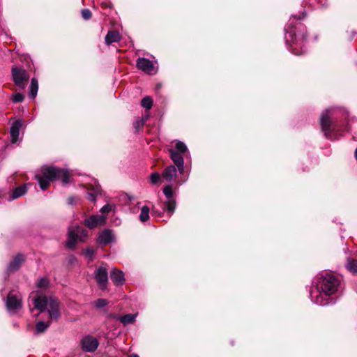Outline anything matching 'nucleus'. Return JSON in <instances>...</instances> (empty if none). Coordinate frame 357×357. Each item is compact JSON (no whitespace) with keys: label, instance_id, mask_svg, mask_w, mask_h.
Instances as JSON below:
<instances>
[{"label":"nucleus","instance_id":"4","mask_svg":"<svg viewBox=\"0 0 357 357\" xmlns=\"http://www.w3.org/2000/svg\"><path fill=\"white\" fill-rule=\"evenodd\" d=\"M339 280L334 275L326 273L319 279L317 287L326 295H333L335 294L340 286Z\"/></svg>","mask_w":357,"mask_h":357},{"label":"nucleus","instance_id":"3","mask_svg":"<svg viewBox=\"0 0 357 357\" xmlns=\"http://www.w3.org/2000/svg\"><path fill=\"white\" fill-rule=\"evenodd\" d=\"M305 26L303 24H288L284 27L285 38L287 42L292 43V45L301 44L306 37L304 32ZM292 52L296 55H299L302 52L296 51V47H291Z\"/></svg>","mask_w":357,"mask_h":357},{"label":"nucleus","instance_id":"34","mask_svg":"<svg viewBox=\"0 0 357 357\" xmlns=\"http://www.w3.org/2000/svg\"><path fill=\"white\" fill-rule=\"evenodd\" d=\"M108 304V302L106 299L99 298L95 301V306L97 308H102L106 306Z\"/></svg>","mask_w":357,"mask_h":357},{"label":"nucleus","instance_id":"10","mask_svg":"<svg viewBox=\"0 0 357 357\" xmlns=\"http://www.w3.org/2000/svg\"><path fill=\"white\" fill-rule=\"evenodd\" d=\"M136 66L138 69L147 74L153 75L156 73L153 62L149 59L144 57H139L137 59Z\"/></svg>","mask_w":357,"mask_h":357},{"label":"nucleus","instance_id":"17","mask_svg":"<svg viewBox=\"0 0 357 357\" xmlns=\"http://www.w3.org/2000/svg\"><path fill=\"white\" fill-rule=\"evenodd\" d=\"M178 169L174 165H169L163 170L162 173V177L167 181H172L177 177Z\"/></svg>","mask_w":357,"mask_h":357},{"label":"nucleus","instance_id":"25","mask_svg":"<svg viewBox=\"0 0 357 357\" xmlns=\"http://www.w3.org/2000/svg\"><path fill=\"white\" fill-rule=\"evenodd\" d=\"M38 90V80L36 78L33 77L31 79V86H30L29 94V98L34 99L37 96Z\"/></svg>","mask_w":357,"mask_h":357},{"label":"nucleus","instance_id":"16","mask_svg":"<svg viewBox=\"0 0 357 357\" xmlns=\"http://www.w3.org/2000/svg\"><path fill=\"white\" fill-rule=\"evenodd\" d=\"M114 240V236L109 229H105L100 233L98 238V243L101 245H107Z\"/></svg>","mask_w":357,"mask_h":357},{"label":"nucleus","instance_id":"1","mask_svg":"<svg viewBox=\"0 0 357 357\" xmlns=\"http://www.w3.org/2000/svg\"><path fill=\"white\" fill-rule=\"evenodd\" d=\"M42 176L36 175V178L43 190L50 185V181L61 179L64 184L69 183V173L63 169L57 168L54 166L44 167L42 169Z\"/></svg>","mask_w":357,"mask_h":357},{"label":"nucleus","instance_id":"28","mask_svg":"<svg viewBox=\"0 0 357 357\" xmlns=\"http://www.w3.org/2000/svg\"><path fill=\"white\" fill-rule=\"evenodd\" d=\"M149 212L150 208L146 206H144L141 208V213L139 215V220L141 222H144L149 219Z\"/></svg>","mask_w":357,"mask_h":357},{"label":"nucleus","instance_id":"5","mask_svg":"<svg viewBox=\"0 0 357 357\" xmlns=\"http://www.w3.org/2000/svg\"><path fill=\"white\" fill-rule=\"evenodd\" d=\"M88 238V231L79 226H71L68 231L66 247L73 250L78 242H84Z\"/></svg>","mask_w":357,"mask_h":357},{"label":"nucleus","instance_id":"40","mask_svg":"<svg viewBox=\"0 0 357 357\" xmlns=\"http://www.w3.org/2000/svg\"><path fill=\"white\" fill-rule=\"evenodd\" d=\"M305 14L303 13L302 15H295L293 17H294V20H303L305 19Z\"/></svg>","mask_w":357,"mask_h":357},{"label":"nucleus","instance_id":"2","mask_svg":"<svg viewBox=\"0 0 357 357\" xmlns=\"http://www.w3.org/2000/svg\"><path fill=\"white\" fill-rule=\"evenodd\" d=\"M33 305L40 312L47 310L52 319H57L60 317L59 301L54 297L38 296L33 299Z\"/></svg>","mask_w":357,"mask_h":357},{"label":"nucleus","instance_id":"8","mask_svg":"<svg viewBox=\"0 0 357 357\" xmlns=\"http://www.w3.org/2000/svg\"><path fill=\"white\" fill-rule=\"evenodd\" d=\"M310 295L311 301L317 305L324 306L331 303L328 297L330 295L324 294L318 287L311 289Z\"/></svg>","mask_w":357,"mask_h":357},{"label":"nucleus","instance_id":"11","mask_svg":"<svg viewBox=\"0 0 357 357\" xmlns=\"http://www.w3.org/2000/svg\"><path fill=\"white\" fill-rule=\"evenodd\" d=\"M320 124L322 131L326 138L332 139V132L331 130V122L328 115V111L326 110L321 113L320 118Z\"/></svg>","mask_w":357,"mask_h":357},{"label":"nucleus","instance_id":"41","mask_svg":"<svg viewBox=\"0 0 357 357\" xmlns=\"http://www.w3.org/2000/svg\"><path fill=\"white\" fill-rule=\"evenodd\" d=\"M325 0H318V6L319 7H323L326 5Z\"/></svg>","mask_w":357,"mask_h":357},{"label":"nucleus","instance_id":"32","mask_svg":"<svg viewBox=\"0 0 357 357\" xmlns=\"http://www.w3.org/2000/svg\"><path fill=\"white\" fill-rule=\"evenodd\" d=\"M24 96L21 93H16L13 95L12 100L14 102H21L24 100Z\"/></svg>","mask_w":357,"mask_h":357},{"label":"nucleus","instance_id":"43","mask_svg":"<svg viewBox=\"0 0 357 357\" xmlns=\"http://www.w3.org/2000/svg\"><path fill=\"white\" fill-rule=\"evenodd\" d=\"M128 357H139L137 354H131Z\"/></svg>","mask_w":357,"mask_h":357},{"label":"nucleus","instance_id":"37","mask_svg":"<svg viewBox=\"0 0 357 357\" xmlns=\"http://www.w3.org/2000/svg\"><path fill=\"white\" fill-rule=\"evenodd\" d=\"M160 174L156 173V172H154V173H152L151 174V176H150V180H151V182L153 183V184H155L158 183V181H159L160 179Z\"/></svg>","mask_w":357,"mask_h":357},{"label":"nucleus","instance_id":"9","mask_svg":"<svg viewBox=\"0 0 357 357\" xmlns=\"http://www.w3.org/2000/svg\"><path fill=\"white\" fill-rule=\"evenodd\" d=\"M99 345L97 338L91 335H86L81 340L82 349L86 352H94Z\"/></svg>","mask_w":357,"mask_h":357},{"label":"nucleus","instance_id":"27","mask_svg":"<svg viewBox=\"0 0 357 357\" xmlns=\"http://www.w3.org/2000/svg\"><path fill=\"white\" fill-rule=\"evenodd\" d=\"M347 270L353 274H357V260L349 259L346 265Z\"/></svg>","mask_w":357,"mask_h":357},{"label":"nucleus","instance_id":"14","mask_svg":"<svg viewBox=\"0 0 357 357\" xmlns=\"http://www.w3.org/2000/svg\"><path fill=\"white\" fill-rule=\"evenodd\" d=\"M170 158L174 163L180 174H182L184 171V159L183 154L178 153V151H174V149H169Z\"/></svg>","mask_w":357,"mask_h":357},{"label":"nucleus","instance_id":"18","mask_svg":"<svg viewBox=\"0 0 357 357\" xmlns=\"http://www.w3.org/2000/svg\"><path fill=\"white\" fill-rule=\"evenodd\" d=\"M25 257L22 254H17L14 259L10 262L8 266V271L10 272L17 271L24 261Z\"/></svg>","mask_w":357,"mask_h":357},{"label":"nucleus","instance_id":"7","mask_svg":"<svg viewBox=\"0 0 357 357\" xmlns=\"http://www.w3.org/2000/svg\"><path fill=\"white\" fill-rule=\"evenodd\" d=\"M6 305L10 313H16L22 306L21 294L10 291L7 296Z\"/></svg>","mask_w":357,"mask_h":357},{"label":"nucleus","instance_id":"36","mask_svg":"<svg viewBox=\"0 0 357 357\" xmlns=\"http://www.w3.org/2000/svg\"><path fill=\"white\" fill-rule=\"evenodd\" d=\"M145 119H138L137 120L135 123H134V127L137 130H139L144 124L145 123Z\"/></svg>","mask_w":357,"mask_h":357},{"label":"nucleus","instance_id":"29","mask_svg":"<svg viewBox=\"0 0 357 357\" xmlns=\"http://www.w3.org/2000/svg\"><path fill=\"white\" fill-rule=\"evenodd\" d=\"M174 151H178V153L184 154L188 152V148L183 142L176 141Z\"/></svg>","mask_w":357,"mask_h":357},{"label":"nucleus","instance_id":"42","mask_svg":"<svg viewBox=\"0 0 357 357\" xmlns=\"http://www.w3.org/2000/svg\"><path fill=\"white\" fill-rule=\"evenodd\" d=\"M68 204H70V205H73L75 204V199H74V197H70L68 199Z\"/></svg>","mask_w":357,"mask_h":357},{"label":"nucleus","instance_id":"22","mask_svg":"<svg viewBox=\"0 0 357 357\" xmlns=\"http://www.w3.org/2000/svg\"><path fill=\"white\" fill-rule=\"evenodd\" d=\"M27 192L26 185H23L16 188L10 195L9 201L22 197Z\"/></svg>","mask_w":357,"mask_h":357},{"label":"nucleus","instance_id":"15","mask_svg":"<svg viewBox=\"0 0 357 357\" xmlns=\"http://www.w3.org/2000/svg\"><path fill=\"white\" fill-rule=\"evenodd\" d=\"M176 206V203L175 199L167 200L165 203V208H162V211H160L155 206H153L152 208V213L158 216L162 217L165 211L167 210L168 213H169V216H171L175 211Z\"/></svg>","mask_w":357,"mask_h":357},{"label":"nucleus","instance_id":"39","mask_svg":"<svg viewBox=\"0 0 357 357\" xmlns=\"http://www.w3.org/2000/svg\"><path fill=\"white\" fill-rule=\"evenodd\" d=\"M93 255H94V251L90 248L86 249L84 252V255L91 260L93 259Z\"/></svg>","mask_w":357,"mask_h":357},{"label":"nucleus","instance_id":"6","mask_svg":"<svg viewBox=\"0 0 357 357\" xmlns=\"http://www.w3.org/2000/svg\"><path fill=\"white\" fill-rule=\"evenodd\" d=\"M12 76L13 82L19 88H25L29 79V75L26 70L20 67L13 66L12 68Z\"/></svg>","mask_w":357,"mask_h":357},{"label":"nucleus","instance_id":"30","mask_svg":"<svg viewBox=\"0 0 357 357\" xmlns=\"http://www.w3.org/2000/svg\"><path fill=\"white\" fill-rule=\"evenodd\" d=\"M141 105L146 109H150L153 105V100L151 97L146 96L142 100Z\"/></svg>","mask_w":357,"mask_h":357},{"label":"nucleus","instance_id":"13","mask_svg":"<svg viewBox=\"0 0 357 357\" xmlns=\"http://www.w3.org/2000/svg\"><path fill=\"white\" fill-rule=\"evenodd\" d=\"M107 220L106 215H92L84 221V225L89 229H94L104 225Z\"/></svg>","mask_w":357,"mask_h":357},{"label":"nucleus","instance_id":"23","mask_svg":"<svg viewBox=\"0 0 357 357\" xmlns=\"http://www.w3.org/2000/svg\"><path fill=\"white\" fill-rule=\"evenodd\" d=\"M137 314H127L123 316H115L114 317L120 321L123 325L130 324L135 322Z\"/></svg>","mask_w":357,"mask_h":357},{"label":"nucleus","instance_id":"12","mask_svg":"<svg viewBox=\"0 0 357 357\" xmlns=\"http://www.w3.org/2000/svg\"><path fill=\"white\" fill-rule=\"evenodd\" d=\"M95 278L98 287L102 290L106 289L108 282V275L106 268L103 266L98 267L95 273Z\"/></svg>","mask_w":357,"mask_h":357},{"label":"nucleus","instance_id":"35","mask_svg":"<svg viewBox=\"0 0 357 357\" xmlns=\"http://www.w3.org/2000/svg\"><path fill=\"white\" fill-rule=\"evenodd\" d=\"M81 14L84 20H89L91 17V12L89 9H83Z\"/></svg>","mask_w":357,"mask_h":357},{"label":"nucleus","instance_id":"26","mask_svg":"<svg viewBox=\"0 0 357 357\" xmlns=\"http://www.w3.org/2000/svg\"><path fill=\"white\" fill-rule=\"evenodd\" d=\"M50 326V321H38L36 324V329H35V333L36 334H40V333H42L43 332H45Z\"/></svg>","mask_w":357,"mask_h":357},{"label":"nucleus","instance_id":"24","mask_svg":"<svg viewBox=\"0 0 357 357\" xmlns=\"http://www.w3.org/2000/svg\"><path fill=\"white\" fill-rule=\"evenodd\" d=\"M91 192L88 193V198L91 202L96 200V197L101 194V187L99 184H95L91 189Z\"/></svg>","mask_w":357,"mask_h":357},{"label":"nucleus","instance_id":"38","mask_svg":"<svg viewBox=\"0 0 357 357\" xmlns=\"http://www.w3.org/2000/svg\"><path fill=\"white\" fill-rule=\"evenodd\" d=\"M112 206L109 204H106L100 208V212L102 213V215H107V213L111 211Z\"/></svg>","mask_w":357,"mask_h":357},{"label":"nucleus","instance_id":"21","mask_svg":"<svg viewBox=\"0 0 357 357\" xmlns=\"http://www.w3.org/2000/svg\"><path fill=\"white\" fill-rule=\"evenodd\" d=\"M120 39L121 36L119 33L117 31L112 30L108 31L105 36V40L106 45H109L113 43L119 41Z\"/></svg>","mask_w":357,"mask_h":357},{"label":"nucleus","instance_id":"19","mask_svg":"<svg viewBox=\"0 0 357 357\" xmlns=\"http://www.w3.org/2000/svg\"><path fill=\"white\" fill-rule=\"evenodd\" d=\"M110 278L115 285H122L125 282L123 271L114 268L110 273Z\"/></svg>","mask_w":357,"mask_h":357},{"label":"nucleus","instance_id":"33","mask_svg":"<svg viewBox=\"0 0 357 357\" xmlns=\"http://www.w3.org/2000/svg\"><path fill=\"white\" fill-rule=\"evenodd\" d=\"M49 281L45 278H41L37 282V287L39 288H45L48 286Z\"/></svg>","mask_w":357,"mask_h":357},{"label":"nucleus","instance_id":"20","mask_svg":"<svg viewBox=\"0 0 357 357\" xmlns=\"http://www.w3.org/2000/svg\"><path fill=\"white\" fill-rule=\"evenodd\" d=\"M22 126L20 120L15 121L11 126L10 129V134L11 137V142L15 143L20 135V130Z\"/></svg>","mask_w":357,"mask_h":357},{"label":"nucleus","instance_id":"31","mask_svg":"<svg viewBox=\"0 0 357 357\" xmlns=\"http://www.w3.org/2000/svg\"><path fill=\"white\" fill-rule=\"evenodd\" d=\"M162 191H163V193L165 195L166 198L168 200L174 199L172 198L173 191H172V188L171 185H166L165 187L163 188Z\"/></svg>","mask_w":357,"mask_h":357}]
</instances>
